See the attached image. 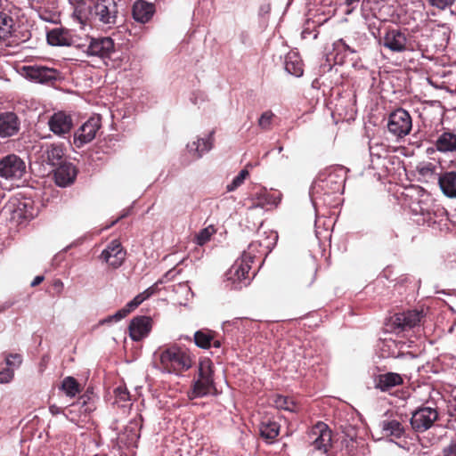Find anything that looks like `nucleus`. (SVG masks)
Returning <instances> with one entry per match:
<instances>
[{
  "instance_id": "obj_1",
  "label": "nucleus",
  "mask_w": 456,
  "mask_h": 456,
  "mask_svg": "<svg viewBox=\"0 0 456 456\" xmlns=\"http://www.w3.org/2000/svg\"><path fill=\"white\" fill-rule=\"evenodd\" d=\"M118 8L115 0H89L77 4L72 18L82 26L94 24L104 29L113 28L118 21Z\"/></svg>"
},
{
  "instance_id": "obj_2",
  "label": "nucleus",
  "mask_w": 456,
  "mask_h": 456,
  "mask_svg": "<svg viewBox=\"0 0 456 456\" xmlns=\"http://www.w3.org/2000/svg\"><path fill=\"white\" fill-rule=\"evenodd\" d=\"M155 365L162 372L180 374L192 364L191 355L176 345L160 347L154 353Z\"/></svg>"
},
{
  "instance_id": "obj_3",
  "label": "nucleus",
  "mask_w": 456,
  "mask_h": 456,
  "mask_svg": "<svg viewBox=\"0 0 456 456\" xmlns=\"http://www.w3.org/2000/svg\"><path fill=\"white\" fill-rule=\"evenodd\" d=\"M344 183V169L342 167L330 170L324 177L321 175L311 188L310 196L313 204L315 205L322 192L329 195L342 191Z\"/></svg>"
},
{
  "instance_id": "obj_4",
  "label": "nucleus",
  "mask_w": 456,
  "mask_h": 456,
  "mask_svg": "<svg viewBox=\"0 0 456 456\" xmlns=\"http://www.w3.org/2000/svg\"><path fill=\"white\" fill-rule=\"evenodd\" d=\"M213 374L211 361L209 359L201 361L199 364L198 378L194 380L192 387L189 392L191 399L204 397L216 390Z\"/></svg>"
},
{
  "instance_id": "obj_5",
  "label": "nucleus",
  "mask_w": 456,
  "mask_h": 456,
  "mask_svg": "<svg viewBox=\"0 0 456 456\" xmlns=\"http://www.w3.org/2000/svg\"><path fill=\"white\" fill-rule=\"evenodd\" d=\"M423 318V311L409 310L395 314L390 318L387 326L390 331L401 333L418 326Z\"/></svg>"
},
{
  "instance_id": "obj_6",
  "label": "nucleus",
  "mask_w": 456,
  "mask_h": 456,
  "mask_svg": "<svg viewBox=\"0 0 456 456\" xmlns=\"http://www.w3.org/2000/svg\"><path fill=\"white\" fill-rule=\"evenodd\" d=\"M26 173L25 161L16 154H8L0 159V176L8 181L20 180Z\"/></svg>"
},
{
  "instance_id": "obj_7",
  "label": "nucleus",
  "mask_w": 456,
  "mask_h": 456,
  "mask_svg": "<svg viewBox=\"0 0 456 456\" xmlns=\"http://www.w3.org/2000/svg\"><path fill=\"white\" fill-rule=\"evenodd\" d=\"M308 441L314 450L327 453L331 447V430L327 424L319 421L310 429Z\"/></svg>"
},
{
  "instance_id": "obj_8",
  "label": "nucleus",
  "mask_w": 456,
  "mask_h": 456,
  "mask_svg": "<svg viewBox=\"0 0 456 456\" xmlns=\"http://www.w3.org/2000/svg\"><path fill=\"white\" fill-rule=\"evenodd\" d=\"M412 126L411 118L408 111L398 109L389 115L388 131L398 138L407 135Z\"/></svg>"
},
{
  "instance_id": "obj_9",
  "label": "nucleus",
  "mask_w": 456,
  "mask_h": 456,
  "mask_svg": "<svg viewBox=\"0 0 456 456\" xmlns=\"http://www.w3.org/2000/svg\"><path fill=\"white\" fill-rule=\"evenodd\" d=\"M438 419L436 408L419 407L413 411L411 418V426L416 432H425L429 429Z\"/></svg>"
},
{
  "instance_id": "obj_10",
  "label": "nucleus",
  "mask_w": 456,
  "mask_h": 456,
  "mask_svg": "<svg viewBox=\"0 0 456 456\" xmlns=\"http://www.w3.org/2000/svg\"><path fill=\"white\" fill-rule=\"evenodd\" d=\"M25 76L29 80L40 84H52L59 78V71L42 65L24 66Z\"/></svg>"
},
{
  "instance_id": "obj_11",
  "label": "nucleus",
  "mask_w": 456,
  "mask_h": 456,
  "mask_svg": "<svg viewBox=\"0 0 456 456\" xmlns=\"http://www.w3.org/2000/svg\"><path fill=\"white\" fill-rule=\"evenodd\" d=\"M37 159L42 164L56 167L65 161L64 147L58 143H45L38 151Z\"/></svg>"
},
{
  "instance_id": "obj_12",
  "label": "nucleus",
  "mask_w": 456,
  "mask_h": 456,
  "mask_svg": "<svg viewBox=\"0 0 456 456\" xmlns=\"http://www.w3.org/2000/svg\"><path fill=\"white\" fill-rule=\"evenodd\" d=\"M101 127V118L99 116L90 118L75 133L74 142L77 147H81L86 143L92 142Z\"/></svg>"
},
{
  "instance_id": "obj_13",
  "label": "nucleus",
  "mask_w": 456,
  "mask_h": 456,
  "mask_svg": "<svg viewBox=\"0 0 456 456\" xmlns=\"http://www.w3.org/2000/svg\"><path fill=\"white\" fill-rule=\"evenodd\" d=\"M278 239V235L274 232L272 233V240L268 237L265 238L264 240H256L252 241L247 250L242 252L241 256L246 258L250 264L253 262L254 258L259 254V256H267V254L272 250L274 247Z\"/></svg>"
},
{
  "instance_id": "obj_14",
  "label": "nucleus",
  "mask_w": 456,
  "mask_h": 456,
  "mask_svg": "<svg viewBox=\"0 0 456 456\" xmlns=\"http://www.w3.org/2000/svg\"><path fill=\"white\" fill-rule=\"evenodd\" d=\"M214 134L212 130L203 137H196L186 145L188 154L193 159H201L206 153L209 152L214 146Z\"/></svg>"
},
{
  "instance_id": "obj_15",
  "label": "nucleus",
  "mask_w": 456,
  "mask_h": 456,
  "mask_svg": "<svg viewBox=\"0 0 456 456\" xmlns=\"http://www.w3.org/2000/svg\"><path fill=\"white\" fill-rule=\"evenodd\" d=\"M115 51L114 41L109 37L92 38L87 46L86 53L90 56H96L101 59L110 58Z\"/></svg>"
},
{
  "instance_id": "obj_16",
  "label": "nucleus",
  "mask_w": 456,
  "mask_h": 456,
  "mask_svg": "<svg viewBox=\"0 0 456 456\" xmlns=\"http://www.w3.org/2000/svg\"><path fill=\"white\" fill-rule=\"evenodd\" d=\"M251 269L250 263L240 256L232 265L226 273L227 279L233 283H241L243 286L249 284L248 273Z\"/></svg>"
},
{
  "instance_id": "obj_17",
  "label": "nucleus",
  "mask_w": 456,
  "mask_h": 456,
  "mask_svg": "<svg viewBox=\"0 0 456 456\" xmlns=\"http://www.w3.org/2000/svg\"><path fill=\"white\" fill-rule=\"evenodd\" d=\"M20 121L17 114L12 111L0 114V137L7 138L18 134Z\"/></svg>"
},
{
  "instance_id": "obj_18",
  "label": "nucleus",
  "mask_w": 456,
  "mask_h": 456,
  "mask_svg": "<svg viewBox=\"0 0 456 456\" xmlns=\"http://www.w3.org/2000/svg\"><path fill=\"white\" fill-rule=\"evenodd\" d=\"M151 319L148 316H136L132 319L129 324V334L134 341H140L148 334L151 330Z\"/></svg>"
},
{
  "instance_id": "obj_19",
  "label": "nucleus",
  "mask_w": 456,
  "mask_h": 456,
  "mask_svg": "<svg viewBox=\"0 0 456 456\" xmlns=\"http://www.w3.org/2000/svg\"><path fill=\"white\" fill-rule=\"evenodd\" d=\"M76 177V167L66 160L57 166L54 170V180L56 184L60 187H67L72 184Z\"/></svg>"
},
{
  "instance_id": "obj_20",
  "label": "nucleus",
  "mask_w": 456,
  "mask_h": 456,
  "mask_svg": "<svg viewBox=\"0 0 456 456\" xmlns=\"http://www.w3.org/2000/svg\"><path fill=\"white\" fill-rule=\"evenodd\" d=\"M125 255L121 244L118 240H112L102 252L101 257L113 268H118L122 265Z\"/></svg>"
},
{
  "instance_id": "obj_21",
  "label": "nucleus",
  "mask_w": 456,
  "mask_h": 456,
  "mask_svg": "<svg viewBox=\"0 0 456 456\" xmlns=\"http://www.w3.org/2000/svg\"><path fill=\"white\" fill-rule=\"evenodd\" d=\"M50 130L56 135L69 134L72 128V118L64 112H56L49 119Z\"/></svg>"
},
{
  "instance_id": "obj_22",
  "label": "nucleus",
  "mask_w": 456,
  "mask_h": 456,
  "mask_svg": "<svg viewBox=\"0 0 456 456\" xmlns=\"http://www.w3.org/2000/svg\"><path fill=\"white\" fill-rule=\"evenodd\" d=\"M406 37L398 29L388 30L384 38L383 45L393 52H403L406 49Z\"/></svg>"
},
{
  "instance_id": "obj_23",
  "label": "nucleus",
  "mask_w": 456,
  "mask_h": 456,
  "mask_svg": "<svg viewBox=\"0 0 456 456\" xmlns=\"http://www.w3.org/2000/svg\"><path fill=\"white\" fill-rule=\"evenodd\" d=\"M403 382V379L400 374L387 372L375 377L374 387L381 392H387L393 387L402 385Z\"/></svg>"
},
{
  "instance_id": "obj_24",
  "label": "nucleus",
  "mask_w": 456,
  "mask_h": 456,
  "mask_svg": "<svg viewBox=\"0 0 456 456\" xmlns=\"http://www.w3.org/2000/svg\"><path fill=\"white\" fill-rule=\"evenodd\" d=\"M46 39L53 46H69L74 43L70 31L63 28H54L48 31Z\"/></svg>"
},
{
  "instance_id": "obj_25",
  "label": "nucleus",
  "mask_w": 456,
  "mask_h": 456,
  "mask_svg": "<svg viewBox=\"0 0 456 456\" xmlns=\"http://www.w3.org/2000/svg\"><path fill=\"white\" fill-rule=\"evenodd\" d=\"M439 188L449 199H456V171H445L439 175Z\"/></svg>"
},
{
  "instance_id": "obj_26",
  "label": "nucleus",
  "mask_w": 456,
  "mask_h": 456,
  "mask_svg": "<svg viewBox=\"0 0 456 456\" xmlns=\"http://www.w3.org/2000/svg\"><path fill=\"white\" fill-rule=\"evenodd\" d=\"M153 12V5L144 0H137L133 5V17L138 22H148L151 19Z\"/></svg>"
},
{
  "instance_id": "obj_27",
  "label": "nucleus",
  "mask_w": 456,
  "mask_h": 456,
  "mask_svg": "<svg viewBox=\"0 0 456 456\" xmlns=\"http://www.w3.org/2000/svg\"><path fill=\"white\" fill-rule=\"evenodd\" d=\"M436 150L443 153L456 152V134L451 131L442 133L435 142Z\"/></svg>"
},
{
  "instance_id": "obj_28",
  "label": "nucleus",
  "mask_w": 456,
  "mask_h": 456,
  "mask_svg": "<svg viewBox=\"0 0 456 456\" xmlns=\"http://www.w3.org/2000/svg\"><path fill=\"white\" fill-rule=\"evenodd\" d=\"M253 203L250 208H265L268 206H277L281 201L280 194L275 195L268 192L265 189L253 195Z\"/></svg>"
},
{
  "instance_id": "obj_29",
  "label": "nucleus",
  "mask_w": 456,
  "mask_h": 456,
  "mask_svg": "<svg viewBox=\"0 0 456 456\" xmlns=\"http://www.w3.org/2000/svg\"><path fill=\"white\" fill-rule=\"evenodd\" d=\"M285 69L288 73L299 77L303 75V63L297 53L290 52L285 57Z\"/></svg>"
},
{
  "instance_id": "obj_30",
  "label": "nucleus",
  "mask_w": 456,
  "mask_h": 456,
  "mask_svg": "<svg viewBox=\"0 0 456 456\" xmlns=\"http://www.w3.org/2000/svg\"><path fill=\"white\" fill-rule=\"evenodd\" d=\"M379 427L385 436H391L396 438H400L404 434V428L396 419L382 420L379 423Z\"/></svg>"
},
{
  "instance_id": "obj_31",
  "label": "nucleus",
  "mask_w": 456,
  "mask_h": 456,
  "mask_svg": "<svg viewBox=\"0 0 456 456\" xmlns=\"http://www.w3.org/2000/svg\"><path fill=\"white\" fill-rule=\"evenodd\" d=\"M61 390L69 397H75L80 393L81 387L77 379L71 376L66 377L61 381Z\"/></svg>"
},
{
  "instance_id": "obj_32",
  "label": "nucleus",
  "mask_w": 456,
  "mask_h": 456,
  "mask_svg": "<svg viewBox=\"0 0 456 456\" xmlns=\"http://www.w3.org/2000/svg\"><path fill=\"white\" fill-rule=\"evenodd\" d=\"M431 205L429 200H412L410 204V209L413 215H419L422 216H428L431 212Z\"/></svg>"
},
{
  "instance_id": "obj_33",
  "label": "nucleus",
  "mask_w": 456,
  "mask_h": 456,
  "mask_svg": "<svg viewBox=\"0 0 456 456\" xmlns=\"http://www.w3.org/2000/svg\"><path fill=\"white\" fill-rule=\"evenodd\" d=\"M213 341V333L208 330H200L194 334V342L197 346L208 349L211 347V342Z\"/></svg>"
},
{
  "instance_id": "obj_34",
  "label": "nucleus",
  "mask_w": 456,
  "mask_h": 456,
  "mask_svg": "<svg viewBox=\"0 0 456 456\" xmlns=\"http://www.w3.org/2000/svg\"><path fill=\"white\" fill-rule=\"evenodd\" d=\"M274 405L278 409L295 412L297 411L296 403L288 396L277 395L274 399Z\"/></svg>"
},
{
  "instance_id": "obj_35",
  "label": "nucleus",
  "mask_w": 456,
  "mask_h": 456,
  "mask_svg": "<svg viewBox=\"0 0 456 456\" xmlns=\"http://www.w3.org/2000/svg\"><path fill=\"white\" fill-rule=\"evenodd\" d=\"M260 434L263 437L273 440L279 435V425L276 422L263 423Z\"/></svg>"
},
{
  "instance_id": "obj_36",
  "label": "nucleus",
  "mask_w": 456,
  "mask_h": 456,
  "mask_svg": "<svg viewBox=\"0 0 456 456\" xmlns=\"http://www.w3.org/2000/svg\"><path fill=\"white\" fill-rule=\"evenodd\" d=\"M248 175V171L246 169H242L240 173L232 179V181L227 184L226 190L227 191H233L238 187H240L245 181V179Z\"/></svg>"
},
{
  "instance_id": "obj_37",
  "label": "nucleus",
  "mask_w": 456,
  "mask_h": 456,
  "mask_svg": "<svg viewBox=\"0 0 456 456\" xmlns=\"http://www.w3.org/2000/svg\"><path fill=\"white\" fill-rule=\"evenodd\" d=\"M10 28L8 17L0 12V42H4L9 37L11 34Z\"/></svg>"
},
{
  "instance_id": "obj_38",
  "label": "nucleus",
  "mask_w": 456,
  "mask_h": 456,
  "mask_svg": "<svg viewBox=\"0 0 456 456\" xmlns=\"http://www.w3.org/2000/svg\"><path fill=\"white\" fill-rule=\"evenodd\" d=\"M274 114L271 110H266L258 118V126L261 129L268 131L272 127Z\"/></svg>"
},
{
  "instance_id": "obj_39",
  "label": "nucleus",
  "mask_w": 456,
  "mask_h": 456,
  "mask_svg": "<svg viewBox=\"0 0 456 456\" xmlns=\"http://www.w3.org/2000/svg\"><path fill=\"white\" fill-rule=\"evenodd\" d=\"M215 230L212 226H208L200 231V232L196 236L197 244L202 246L205 243H207L210 240Z\"/></svg>"
},
{
  "instance_id": "obj_40",
  "label": "nucleus",
  "mask_w": 456,
  "mask_h": 456,
  "mask_svg": "<svg viewBox=\"0 0 456 456\" xmlns=\"http://www.w3.org/2000/svg\"><path fill=\"white\" fill-rule=\"evenodd\" d=\"M22 362V356L20 354H7L5 355V363L7 368L12 370L18 369Z\"/></svg>"
},
{
  "instance_id": "obj_41",
  "label": "nucleus",
  "mask_w": 456,
  "mask_h": 456,
  "mask_svg": "<svg viewBox=\"0 0 456 456\" xmlns=\"http://www.w3.org/2000/svg\"><path fill=\"white\" fill-rule=\"evenodd\" d=\"M116 403H125L129 401L130 395L126 387L119 386L114 390Z\"/></svg>"
},
{
  "instance_id": "obj_42",
  "label": "nucleus",
  "mask_w": 456,
  "mask_h": 456,
  "mask_svg": "<svg viewBox=\"0 0 456 456\" xmlns=\"http://www.w3.org/2000/svg\"><path fill=\"white\" fill-rule=\"evenodd\" d=\"M369 149L370 156L381 158L386 153V146L382 143H370Z\"/></svg>"
},
{
  "instance_id": "obj_43",
  "label": "nucleus",
  "mask_w": 456,
  "mask_h": 456,
  "mask_svg": "<svg viewBox=\"0 0 456 456\" xmlns=\"http://www.w3.org/2000/svg\"><path fill=\"white\" fill-rule=\"evenodd\" d=\"M129 314V309H126L125 307L118 310L116 314L113 315L108 316L105 320H103V322H118L125 318Z\"/></svg>"
},
{
  "instance_id": "obj_44",
  "label": "nucleus",
  "mask_w": 456,
  "mask_h": 456,
  "mask_svg": "<svg viewBox=\"0 0 456 456\" xmlns=\"http://www.w3.org/2000/svg\"><path fill=\"white\" fill-rule=\"evenodd\" d=\"M14 377L13 370L10 368H4L0 370V384H7L12 380Z\"/></svg>"
},
{
  "instance_id": "obj_45",
  "label": "nucleus",
  "mask_w": 456,
  "mask_h": 456,
  "mask_svg": "<svg viewBox=\"0 0 456 456\" xmlns=\"http://www.w3.org/2000/svg\"><path fill=\"white\" fill-rule=\"evenodd\" d=\"M161 283H162V281H158L152 286L149 287L148 289H146L144 291H142V293H140L138 295L142 299V301H145L146 299H148L150 297H151L152 295H154L157 292L158 286H159V284H161Z\"/></svg>"
},
{
  "instance_id": "obj_46",
  "label": "nucleus",
  "mask_w": 456,
  "mask_h": 456,
  "mask_svg": "<svg viewBox=\"0 0 456 456\" xmlns=\"http://www.w3.org/2000/svg\"><path fill=\"white\" fill-rule=\"evenodd\" d=\"M130 435H128V438H127V441L125 440V434L119 436L118 437V441L120 443H124L127 446H130V445H134L135 444L137 439H138V435L136 434V432L133 431V430H130Z\"/></svg>"
},
{
  "instance_id": "obj_47",
  "label": "nucleus",
  "mask_w": 456,
  "mask_h": 456,
  "mask_svg": "<svg viewBox=\"0 0 456 456\" xmlns=\"http://www.w3.org/2000/svg\"><path fill=\"white\" fill-rule=\"evenodd\" d=\"M455 0H431L432 5L439 9H445L452 5Z\"/></svg>"
},
{
  "instance_id": "obj_48",
  "label": "nucleus",
  "mask_w": 456,
  "mask_h": 456,
  "mask_svg": "<svg viewBox=\"0 0 456 456\" xmlns=\"http://www.w3.org/2000/svg\"><path fill=\"white\" fill-rule=\"evenodd\" d=\"M142 302V299L140 297L139 295H137L136 297H134L133 300H131L126 305L125 308L129 309L130 313L131 311L138 307Z\"/></svg>"
},
{
  "instance_id": "obj_49",
  "label": "nucleus",
  "mask_w": 456,
  "mask_h": 456,
  "mask_svg": "<svg viewBox=\"0 0 456 456\" xmlns=\"http://www.w3.org/2000/svg\"><path fill=\"white\" fill-rule=\"evenodd\" d=\"M77 406H81L82 408H84L85 413H87V412H90L91 411H93V408L87 404L85 396L81 397L80 400L77 402V403L72 404L73 408H75Z\"/></svg>"
},
{
  "instance_id": "obj_50",
  "label": "nucleus",
  "mask_w": 456,
  "mask_h": 456,
  "mask_svg": "<svg viewBox=\"0 0 456 456\" xmlns=\"http://www.w3.org/2000/svg\"><path fill=\"white\" fill-rule=\"evenodd\" d=\"M444 456H456V443L451 444L444 449Z\"/></svg>"
},
{
  "instance_id": "obj_51",
  "label": "nucleus",
  "mask_w": 456,
  "mask_h": 456,
  "mask_svg": "<svg viewBox=\"0 0 456 456\" xmlns=\"http://www.w3.org/2000/svg\"><path fill=\"white\" fill-rule=\"evenodd\" d=\"M334 45L336 47H339V45H342L346 51H348L351 53H355V50L352 49L348 45H346V43L343 39L338 40Z\"/></svg>"
},
{
  "instance_id": "obj_52",
  "label": "nucleus",
  "mask_w": 456,
  "mask_h": 456,
  "mask_svg": "<svg viewBox=\"0 0 456 456\" xmlns=\"http://www.w3.org/2000/svg\"><path fill=\"white\" fill-rule=\"evenodd\" d=\"M49 411L53 415H57V414L62 413L63 410L61 407L53 404V405H50Z\"/></svg>"
},
{
  "instance_id": "obj_53",
  "label": "nucleus",
  "mask_w": 456,
  "mask_h": 456,
  "mask_svg": "<svg viewBox=\"0 0 456 456\" xmlns=\"http://www.w3.org/2000/svg\"><path fill=\"white\" fill-rule=\"evenodd\" d=\"M344 1H345V4L347 7H351V10L348 11V12H350L353 9H354L355 5L360 2V0H344Z\"/></svg>"
},
{
  "instance_id": "obj_54",
  "label": "nucleus",
  "mask_w": 456,
  "mask_h": 456,
  "mask_svg": "<svg viewBox=\"0 0 456 456\" xmlns=\"http://www.w3.org/2000/svg\"><path fill=\"white\" fill-rule=\"evenodd\" d=\"M43 281H44V276L37 275L34 278V280L32 281L30 285H31V287H36V286L39 285Z\"/></svg>"
},
{
  "instance_id": "obj_55",
  "label": "nucleus",
  "mask_w": 456,
  "mask_h": 456,
  "mask_svg": "<svg viewBox=\"0 0 456 456\" xmlns=\"http://www.w3.org/2000/svg\"><path fill=\"white\" fill-rule=\"evenodd\" d=\"M221 341L218 340V339H214L213 338V341L211 342V346L215 347V348H220L221 347Z\"/></svg>"
},
{
  "instance_id": "obj_56",
  "label": "nucleus",
  "mask_w": 456,
  "mask_h": 456,
  "mask_svg": "<svg viewBox=\"0 0 456 456\" xmlns=\"http://www.w3.org/2000/svg\"><path fill=\"white\" fill-rule=\"evenodd\" d=\"M260 12L263 13H268L270 12V5H264L260 8Z\"/></svg>"
},
{
  "instance_id": "obj_57",
  "label": "nucleus",
  "mask_w": 456,
  "mask_h": 456,
  "mask_svg": "<svg viewBox=\"0 0 456 456\" xmlns=\"http://www.w3.org/2000/svg\"><path fill=\"white\" fill-rule=\"evenodd\" d=\"M392 345H395V341H392V340L385 341V342H384V346H386L390 347Z\"/></svg>"
},
{
  "instance_id": "obj_58",
  "label": "nucleus",
  "mask_w": 456,
  "mask_h": 456,
  "mask_svg": "<svg viewBox=\"0 0 456 456\" xmlns=\"http://www.w3.org/2000/svg\"><path fill=\"white\" fill-rule=\"evenodd\" d=\"M29 1V4H40L42 2V0H28Z\"/></svg>"
},
{
  "instance_id": "obj_59",
  "label": "nucleus",
  "mask_w": 456,
  "mask_h": 456,
  "mask_svg": "<svg viewBox=\"0 0 456 456\" xmlns=\"http://www.w3.org/2000/svg\"><path fill=\"white\" fill-rule=\"evenodd\" d=\"M32 216H33L32 213H30V214H27V213H26V214L24 215V217H25V218H28V217H32Z\"/></svg>"
},
{
  "instance_id": "obj_60",
  "label": "nucleus",
  "mask_w": 456,
  "mask_h": 456,
  "mask_svg": "<svg viewBox=\"0 0 456 456\" xmlns=\"http://www.w3.org/2000/svg\"><path fill=\"white\" fill-rule=\"evenodd\" d=\"M282 151H283V147L282 146L278 147V152H281Z\"/></svg>"
},
{
  "instance_id": "obj_61",
  "label": "nucleus",
  "mask_w": 456,
  "mask_h": 456,
  "mask_svg": "<svg viewBox=\"0 0 456 456\" xmlns=\"http://www.w3.org/2000/svg\"><path fill=\"white\" fill-rule=\"evenodd\" d=\"M126 215V213L123 214L118 219L125 217Z\"/></svg>"
},
{
  "instance_id": "obj_62",
  "label": "nucleus",
  "mask_w": 456,
  "mask_h": 456,
  "mask_svg": "<svg viewBox=\"0 0 456 456\" xmlns=\"http://www.w3.org/2000/svg\"><path fill=\"white\" fill-rule=\"evenodd\" d=\"M118 219H117L116 221H113L111 224H114L118 222Z\"/></svg>"
},
{
  "instance_id": "obj_63",
  "label": "nucleus",
  "mask_w": 456,
  "mask_h": 456,
  "mask_svg": "<svg viewBox=\"0 0 456 456\" xmlns=\"http://www.w3.org/2000/svg\"><path fill=\"white\" fill-rule=\"evenodd\" d=\"M2 5V0H0V6Z\"/></svg>"
}]
</instances>
